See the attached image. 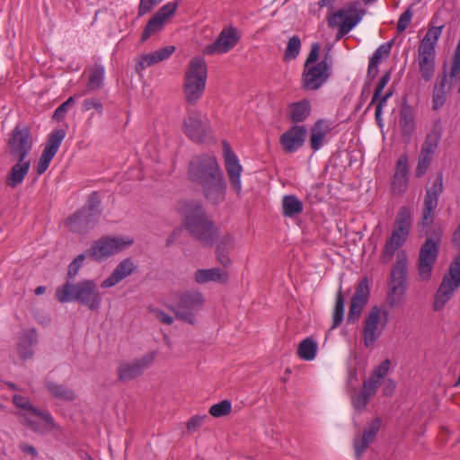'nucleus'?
<instances>
[{"mask_svg":"<svg viewBox=\"0 0 460 460\" xmlns=\"http://www.w3.org/2000/svg\"><path fill=\"white\" fill-rule=\"evenodd\" d=\"M56 298L60 303L77 301L90 310H98L102 305V295L94 281L84 279L74 283L69 279L56 289Z\"/></svg>","mask_w":460,"mask_h":460,"instance_id":"1","label":"nucleus"},{"mask_svg":"<svg viewBox=\"0 0 460 460\" xmlns=\"http://www.w3.org/2000/svg\"><path fill=\"white\" fill-rule=\"evenodd\" d=\"M179 210L183 217V224L186 229L193 237L204 243H209L213 241L215 235L214 225L198 202L184 201Z\"/></svg>","mask_w":460,"mask_h":460,"instance_id":"2","label":"nucleus"},{"mask_svg":"<svg viewBox=\"0 0 460 460\" xmlns=\"http://www.w3.org/2000/svg\"><path fill=\"white\" fill-rule=\"evenodd\" d=\"M208 66L204 58L195 57L186 68L183 93L187 102L195 104L202 97L207 83Z\"/></svg>","mask_w":460,"mask_h":460,"instance_id":"3","label":"nucleus"},{"mask_svg":"<svg viewBox=\"0 0 460 460\" xmlns=\"http://www.w3.org/2000/svg\"><path fill=\"white\" fill-rule=\"evenodd\" d=\"M442 33V27L429 29L418 48L417 62L424 81H429L435 73L436 45Z\"/></svg>","mask_w":460,"mask_h":460,"instance_id":"4","label":"nucleus"},{"mask_svg":"<svg viewBox=\"0 0 460 460\" xmlns=\"http://www.w3.org/2000/svg\"><path fill=\"white\" fill-rule=\"evenodd\" d=\"M366 11L358 2H349L343 7L332 12L327 16L328 26L338 29V39L348 34L362 20Z\"/></svg>","mask_w":460,"mask_h":460,"instance_id":"5","label":"nucleus"},{"mask_svg":"<svg viewBox=\"0 0 460 460\" xmlns=\"http://www.w3.org/2000/svg\"><path fill=\"white\" fill-rule=\"evenodd\" d=\"M134 243L130 236L109 235L94 241L87 250V256L102 262L118 254Z\"/></svg>","mask_w":460,"mask_h":460,"instance_id":"6","label":"nucleus"},{"mask_svg":"<svg viewBox=\"0 0 460 460\" xmlns=\"http://www.w3.org/2000/svg\"><path fill=\"white\" fill-rule=\"evenodd\" d=\"M389 323V313L385 308L372 306L363 322V342L365 347H373Z\"/></svg>","mask_w":460,"mask_h":460,"instance_id":"7","label":"nucleus"},{"mask_svg":"<svg viewBox=\"0 0 460 460\" xmlns=\"http://www.w3.org/2000/svg\"><path fill=\"white\" fill-rule=\"evenodd\" d=\"M98 200L93 194L87 204L66 220L67 228L75 234H84L93 228L100 217Z\"/></svg>","mask_w":460,"mask_h":460,"instance_id":"8","label":"nucleus"},{"mask_svg":"<svg viewBox=\"0 0 460 460\" xmlns=\"http://www.w3.org/2000/svg\"><path fill=\"white\" fill-rule=\"evenodd\" d=\"M460 287V255L450 264L448 273L443 277L442 282L437 290L433 309L440 311L450 301L455 291Z\"/></svg>","mask_w":460,"mask_h":460,"instance_id":"9","label":"nucleus"},{"mask_svg":"<svg viewBox=\"0 0 460 460\" xmlns=\"http://www.w3.org/2000/svg\"><path fill=\"white\" fill-rule=\"evenodd\" d=\"M205 304L204 295L197 290H186L179 295L174 314L175 316L190 324L196 323V316Z\"/></svg>","mask_w":460,"mask_h":460,"instance_id":"10","label":"nucleus"},{"mask_svg":"<svg viewBox=\"0 0 460 460\" xmlns=\"http://www.w3.org/2000/svg\"><path fill=\"white\" fill-rule=\"evenodd\" d=\"M222 174L216 158L212 155L196 156L190 164L189 177L199 185Z\"/></svg>","mask_w":460,"mask_h":460,"instance_id":"11","label":"nucleus"},{"mask_svg":"<svg viewBox=\"0 0 460 460\" xmlns=\"http://www.w3.org/2000/svg\"><path fill=\"white\" fill-rule=\"evenodd\" d=\"M32 138L27 128L16 126L8 139V151L13 159H29L32 147Z\"/></svg>","mask_w":460,"mask_h":460,"instance_id":"12","label":"nucleus"},{"mask_svg":"<svg viewBox=\"0 0 460 460\" xmlns=\"http://www.w3.org/2000/svg\"><path fill=\"white\" fill-rule=\"evenodd\" d=\"M330 75L331 69L325 60L304 66L302 86L305 90L315 91L328 80Z\"/></svg>","mask_w":460,"mask_h":460,"instance_id":"13","label":"nucleus"},{"mask_svg":"<svg viewBox=\"0 0 460 460\" xmlns=\"http://www.w3.org/2000/svg\"><path fill=\"white\" fill-rule=\"evenodd\" d=\"M156 353L150 351L131 361L121 363L118 367L119 379L127 382L139 376L155 361Z\"/></svg>","mask_w":460,"mask_h":460,"instance_id":"14","label":"nucleus"},{"mask_svg":"<svg viewBox=\"0 0 460 460\" xmlns=\"http://www.w3.org/2000/svg\"><path fill=\"white\" fill-rule=\"evenodd\" d=\"M443 176L439 173L433 181L431 186L426 190L422 211V224L424 226H429L432 224L435 217V209L438 204V197L443 192Z\"/></svg>","mask_w":460,"mask_h":460,"instance_id":"15","label":"nucleus"},{"mask_svg":"<svg viewBox=\"0 0 460 460\" xmlns=\"http://www.w3.org/2000/svg\"><path fill=\"white\" fill-rule=\"evenodd\" d=\"M239 40L236 29L225 28L221 31L215 42L205 46L202 49L205 55H222L233 49Z\"/></svg>","mask_w":460,"mask_h":460,"instance_id":"16","label":"nucleus"},{"mask_svg":"<svg viewBox=\"0 0 460 460\" xmlns=\"http://www.w3.org/2000/svg\"><path fill=\"white\" fill-rule=\"evenodd\" d=\"M66 137L64 129L54 130L48 139L42 154L36 164V172L39 175L43 174L49 166L53 157L56 155L59 146Z\"/></svg>","mask_w":460,"mask_h":460,"instance_id":"17","label":"nucleus"},{"mask_svg":"<svg viewBox=\"0 0 460 460\" xmlns=\"http://www.w3.org/2000/svg\"><path fill=\"white\" fill-rule=\"evenodd\" d=\"M438 254V243L428 239L421 246L419 256V274L422 280L427 281L430 279Z\"/></svg>","mask_w":460,"mask_h":460,"instance_id":"18","label":"nucleus"},{"mask_svg":"<svg viewBox=\"0 0 460 460\" xmlns=\"http://www.w3.org/2000/svg\"><path fill=\"white\" fill-rule=\"evenodd\" d=\"M177 8L176 2H170L162 6L155 15L149 20L146 24L142 36L141 40H146L152 34H155L160 31H162L169 21V19L173 15Z\"/></svg>","mask_w":460,"mask_h":460,"instance_id":"19","label":"nucleus"},{"mask_svg":"<svg viewBox=\"0 0 460 460\" xmlns=\"http://www.w3.org/2000/svg\"><path fill=\"white\" fill-rule=\"evenodd\" d=\"M224 159L225 166L231 187L235 193L240 196L242 192L241 174L243 167L235 154L232 151L227 143H224Z\"/></svg>","mask_w":460,"mask_h":460,"instance_id":"20","label":"nucleus"},{"mask_svg":"<svg viewBox=\"0 0 460 460\" xmlns=\"http://www.w3.org/2000/svg\"><path fill=\"white\" fill-rule=\"evenodd\" d=\"M369 292L368 280L365 278L358 282L350 300L349 311L347 317L348 323H354L358 320L368 301Z\"/></svg>","mask_w":460,"mask_h":460,"instance_id":"21","label":"nucleus"},{"mask_svg":"<svg viewBox=\"0 0 460 460\" xmlns=\"http://www.w3.org/2000/svg\"><path fill=\"white\" fill-rule=\"evenodd\" d=\"M409 160L406 154L398 158L391 181V191L394 195L404 194L409 188Z\"/></svg>","mask_w":460,"mask_h":460,"instance_id":"22","label":"nucleus"},{"mask_svg":"<svg viewBox=\"0 0 460 460\" xmlns=\"http://www.w3.org/2000/svg\"><path fill=\"white\" fill-rule=\"evenodd\" d=\"M381 426L382 419L376 417L367 425L362 433L355 436L353 447L357 458H360L368 446L375 441Z\"/></svg>","mask_w":460,"mask_h":460,"instance_id":"23","label":"nucleus"},{"mask_svg":"<svg viewBox=\"0 0 460 460\" xmlns=\"http://www.w3.org/2000/svg\"><path fill=\"white\" fill-rule=\"evenodd\" d=\"M183 131L193 141H201L210 133V128L199 114L190 112L183 120Z\"/></svg>","mask_w":460,"mask_h":460,"instance_id":"24","label":"nucleus"},{"mask_svg":"<svg viewBox=\"0 0 460 460\" xmlns=\"http://www.w3.org/2000/svg\"><path fill=\"white\" fill-rule=\"evenodd\" d=\"M307 131L304 126L295 125L283 133L280 137L282 149L286 153L297 151L305 140Z\"/></svg>","mask_w":460,"mask_h":460,"instance_id":"25","label":"nucleus"},{"mask_svg":"<svg viewBox=\"0 0 460 460\" xmlns=\"http://www.w3.org/2000/svg\"><path fill=\"white\" fill-rule=\"evenodd\" d=\"M438 138L436 136H429L421 146L418 164L415 171L416 177H421L428 171L434 153L438 148Z\"/></svg>","mask_w":460,"mask_h":460,"instance_id":"26","label":"nucleus"},{"mask_svg":"<svg viewBox=\"0 0 460 460\" xmlns=\"http://www.w3.org/2000/svg\"><path fill=\"white\" fill-rule=\"evenodd\" d=\"M137 269L131 258L122 260L112 270L108 278L101 284L102 288H109L116 286L128 277H129Z\"/></svg>","mask_w":460,"mask_h":460,"instance_id":"27","label":"nucleus"},{"mask_svg":"<svg viewBox=\"0 0 460 460\" xmlns=\"http://www.w3.org/2000/svg\"><path fill=\"white\" fill-rule=\"evenodd\" d=\"M14 164L5 176V184L11 189H16L22 184L31 168V159H13Z\"/></svg>","mask_w":460,"mask_h":460,"instance_id":"28","label":"nucleus"},{"mask_svg":"<svg viewBox=\"0 0 460 460\" xmlns=\"http://www.w3.org/2000/svg\"><path fill=\"white\" fill-rule=\"evenodd\" d=\"M201 187L206 199L212 204L220 203L226 198V184L223 174L201 184Z\"/></svg>","mask_w":460,"mask_h":460,"instance_id":"29","label":"nucleus"},{"mask_svg":"<svg viewBox=\"0 0 460 460\" xmlns=\"http://www.w3.org/2000/svg\"><path fill=\"white\" fill-rule=\"evenodd\" d=\"M332 130V123L327 119H318L310 129V146L314 151L319 150L325 143L327 135Z\"/></svg>","mask_w":460,"mask_h":460,"instance_id":"30","label":"nucleus"},{"mask_svg":"<svg viewBox=\"0 0 460 460\" xmlns=\"http://www.w3.org/2000/svg\"><path fill=\"white\" fill-rule=\"evenodd\" d=\"M20 421L23 426L30 428L32 431L38 433H46L53 430L60 431L61 428L58 424L57 429H52L43 420V416L40 414H34L31 411H21L17 413Z\"/></svg>","mask_w":460,"mask_h":460,"instance_id":"31","label":"nucleus"},{"mask_svg":"<svg viewBox=\"0 0 460 460\" xmlns=\"http://www.w3.org/2000/svg\"><path fill=\"white\" fill-rule=\"evenodd\" d=\"M194 281L202 285L208 282H217L225 284L229 279V274L226 270L215 267L210 269H199L194 272Z\"/></svg>","mask_w":460,"mask_h":460,"instance_id":"32","label":"nucleus"},{"mask_svg":"<svg viewBox=\"0 0 460 460\" xmlns=\"http://www.w3.org/2000/svg\"><path fill=\"white\" fill-rule=\"evenodd\" d=\"M399 126L402 136L410 141L416 129L415 111L410 105H403L400 111Z\"/></svg>","mask_w":460,"mask_h":460,"instance_id":"33","label":"nucleus"},{"mask_svg":"<svg viewBox=\"0 0 460 460\" xmlns=\"http://www.w3.org/2000/svg\"><path fill=\"white\" fill-rule=\"evenodd\" d=\"M409 234L406 231H400L394 227L390 238L385 243L382 255L383 260H390L395 252L406 242Z\"/></svg>","mask_w":460,"mask_h":460,"instance_id":"34","label":"nucleus"},{"mask_svg":"<svg viewBox=\"0 0 460 460\" xmlns=\"http://www.w3.org/2000/svg\"><path fill=\"white\" fill-rule=\"evenodd\" d=\"M13 402L17 406L18 408L22 409L24 411H31L34 414H40L43 416V420L48 424L49 428L57 429L58 423L55 421L54 418L52 417L51 413L49 411H41L36 407H34L30 400L22 395L20 394H14L13 396Z\"/></svg>","mask_w":460,"mask_h":460,"instance_id":"35","label":"nucleus"},{"mask_svg":"<svg viewBox=\"0 0 460 460\" xmlns=\"http://www.w3.org/2000/svg\"><path fill=\"white\" fill-rule=\"evenodd\" d=\"M406 281L391 279L387 302L391 307L403 305L406 296Z\"/></svg>","mask_w":460,"mask_h":460,"instance_id":"36","label":"nucleus"},{"mask_svg":"<svg viewBox=\"0 0 460 460\" xmlns=\"http://www.w3.org/2000/svg\"><path fill=\"white\" fill-rule=\"evenodd\" d=\"M392 43L386 42L380 45L376 50L374 52L372 57L370 58L368 67H367V75L372 79L376 76L378 74V66L384 60H385L391 52Z\"/></svg>","mask_w":460,"mask_h":460,"instance_id":"37","label":"nucleus"},{"mask_svg":"<svg viewBox=\"0 0 460 460\" xmlns=\"http://www.w3.org/2000/svg\"><path fill=\"white\" fill-rule=\"evenodd\" d=\"M234 247V238L230 234L222 236L217 247V259L218 262L224 267H228L232 264V260L229 256V252Z\"/></svg>","mask_w":460,"mask_h":460,"instance_id":"38","label":"nucleus"},{"mask_svg":"<svg viewBox=\"0 0 460 460\" xmlns=\"http://www.w3.org/2000/svg\"><path fill=\"white\" fill-rule=\"evenodd\" d=\"M376 392V388L364 382L362 391L351 395V403L354 410L358 412L364 411Z\"/></svg>","mask_w":460,"mask_h":460,"instance_id":"39","label":"nucleus"},{"mask_svg":"<svg viewBox=\"0 0 460 460\" xmlns=\"http://www.w3.org/2000/svg\"><path fill=\"white\" fill-rule=\"evenodd\" d=\"M46 389L56 399L69 402L76 398V394L70 387L57 384L55 382H47Z\"/></svg>","mask_w":460,"mask_h":460,"instance_id":"40","label":"nucleus"},{"mask_svg":"<svg viewBox=\"0 0 460 460\" xmlns=\"http://www.w3.org/2000/svg\"><path fill=\"white\" fill-rule=\"evenodd\" d=\"M311 113V104L306 99L291 103L288 106V116L293 122L304 121Z\"/></svg>","mask_w":460,"mask_h":460,"instance_id":"41","label":"nucleus"},{"mask_svg":"<svg viewBox=\"0 0 460 460\" xmlns=\"http://www.w3.org/2000/svg\"><path fill=\"white\" fill-rule=\"evenodd\" d=\"M450 87L451 85L447 75H445L441 81L435 85L432 98L434 110H438L444 105L447 100V94L450 91Z\"/></svg>","mask_w":460,"mask_h":460,"instance_id":"42","label":"nucleus"},{"mask_svg":"<svg viewBox=\"0 0 460 460\" xmlns=\"http://www.w3.org/2000/svg\"><path fill=\"white\" fill-rule=\"evenodd\" d=\"M302 202L294 195H287L282 199V213L287 217H294L303 211Z\"/></svg>","mask_w":460,"mask_h":460,"instance_id":"43","label":"nucleus"},{"mask_svg":"<svg viewBox=\"0 0 460 460\" xmlns=\"http://www.w3.org/2000/svg\"><path fill=\"white\" fill-rule=\"evenodd\" d=\"M391 362L389 359H385L378 366L375 367L371 376L365 382L377 390L381 381L387 375L390 368Z\"/></svg>","mask_w":460,"mask_h":460,"instance_id":"44","label":"nucleus"},{"mask_svg":"<svg viewBox=\"0 0 460 460\" xmlns=\"http://www.w3.org/2000/svg\"><path fill=\"white\" fill-rule=\"evenodd\" d=\"M406 276L407 257L405 252H401L396 256V261L391 272V279L406 281Z\"/></svg>","mask_w":460,"mask_h":460,"instance_id":"45","label":"nucleus"},{"mask_svg":"<svg viewBox=\"0 0 460 460\" xmlns=\"http://www.w3.org/2000/svg\"><path fill=\"white\" fill-rule=\"evenodd\" d=\"M317 343L311 338H306L298 346L297 354L304 360H313L316 356Z\"/></svg>","mask_w":460,"mask_h":460,"instance_id":"46","label":"nucleus"},{"mask_svg":"<svg viewBox=\"0 0 460 460\" xmlns=\"http://www.w3.org/2000/svg\"><path fill=\"white\" fill-rule=\"evenodd\" d=\"M411 214L410 208H400L395 218L394 228L410 233L411 228Z\"/></svg>","mask_w":460,"mask_h":460,"instance_id":"47","label":"nucleus"},{"mask_svg":"<svg viewBox=\"0 0 460 460\" xmlns=\"http://www.w3.org/2000/svg\"><path fill=\"white\" fill-rule=\"evenodd\" d=\"M104 74L105 71L103 66H95L92 68L87 84L88 89L90 91H96L102 86Z\"/></svg>","mask_w":460,"mask_h":460,"instance_id":"48","label":"nucleus"},{"mask_svg":"<svg viewBox=\"0 0 460 460\" xmlns=\"http://www.w3.org/2000/svg\"><path fill=\"white\" fill-rule=\"evenodd\" d=\"M344 296L342 295L341 288H340L336 295L335 305L332 314V329L338 327L342 322L344 317Z\"/></svg>","mask_w":460,"mask_h":460,"instance_id":"49","label":"nucleus"},{"mask_svg":"<svg viewBox=\"0 0 460 460\" xmlns=\"http://www.w3.org/2000/svg\"><path fill=\"white\" fill-rule=\"evenodd\" d=\"M301 40L297 36L291 37L286 48L284 58L285 60L295 59L300 53Z\"/></svg>","mask_w":460,"mask_h":460,"instance_id":"50","label":"nucleus"},{"mask_svg":"<svg viewBox=\"0 0 460 460\" xmlns=\"http://www.w3.org/2000/svg\"><path fill=\"white\" fill-rule=\"evenodd\" d=\"M231 410V402L228 400H223L218 403L213 404L209 408V413L215 418H220L228 415Z\"/></svg>","mask_w":460,"mask_h":460,"instance_id":"51","label":"nucleus"},{"mask_svg":"<svg viewBox=\"0 0 460 460\" xmlns=\"http://www.w3.org/2000/svg\"><path fill=\"white\" fill-rule=\"evenodd\" d=\"M155 52L144 54L137 58L136 70L137 72L145 70L146 67L157 64Z\"/></svg>","mask_w":460,"mask_h":460,"instance_id":"52","label":"nucleus"},{"mask_svg":"<svg viewBox=\"0 0 460 460\" xmlns=\"http://www.w3.org/2000/svg\"><path fill=\"white\" fill-rule=\"evenodd\" d=\"M84 94V93H82L70 96L65 102L56 109L54 118L58 120L63 119L68 109L74 104L75 99L82 97Z\"/></svg>","mask_w":460,"mask_h":460,"instance_id":"53","label":"nucleus"},{"mask_svg":"<svg viewBox=\"0 0 460 460\" xmlns=\"http://www.w3.org/2000/svg\"><path fill=\"white\" fill-rule=\"evenodd\" d=\"M33 345V341L31 338H29L27 336H24L23 338H22L19 345H18V353L20 355V357L22 358V359H28L30 358H31L32 356V350H31V347Z\"/></svg>","mask_w":460,"mask_h":460,"instance_id":"54","label":"nucleus"},{"mask_svg":"<svg viewBox=\"0 0 460 460\" xmlns=\"http://www.w3.org/2000/svg\"><path fill=\"white\" fill-rule=\"evenodd\" d=\"M84 260H85V255L81 253V254L77 255L72 261V262L68 266V270H67L68 279L71 278H75L78 274Z\"/></svg>","mask_w":460,"mask_h":460,"instance_id":"55","label":"nucleus"},{"mask_svg":"<svg viewBox=\"0 0 460 460\" xmlns=\"http://www.w3.org/2000/svg\"><path fill=\"white\" fill-rule=\"evenodd\" d=\"M389 80H390V73L386 72L385 75H383V76L378 81L370 104L375 103L376 101L380 97L384 88L386 86Z\"/></svg>","mask_w":460,"mask_h":460,"instance_id":"56","label":"nucleus"},{"mask_svg":"<svg viewBox=\"0 0 460 460\" xmlns=\"http://www.w3.org/2000/svg\"><path fill=\"white\" fill-rule=\"evenodd\" d=\"M206 415H195L191 417L186 424V429L189 432H193L199 429L205 421Z\"/></svg>","mask_w":460,"mask_h":460,"instance_id":"57","label":"nucleus"},{"mask_svg":"<svg viewBox=\"0 0 460 460\" xmlns=\"http://www.w3.org/2000/svg\"><path fill=\"white\" fill-rule=\"evenodd\" d=\"M94 109L99 114L102 113L103 106L102 103L96 98H88L83 102V111H90Z\"/></svg>","mask_w":460,"mask_h":460,"instance_id":"58","label":"nucleus"},{"mask_svg":"<svg viewBox=\"0 0 460 460\" xmlns=\"http://www.w3.org/2000/svg\"><path fill=\"white\" fill-rule=\"evenodd\" d=\"M151 313L153 316L159 322L170 325L173 322V318L165 313L164 311L158 309V308H153L151 309Z\"/></svg>","mask_w":460,"mask_h":460,"instance_id":"59","label":"nucleus"},{"mask_svg":"<svg viewBox=\"0 0 460 460\" xmlns=\"http://www.w3.org/2000/svg\"><path fill=\"white\" fill-rule=\"evenodd\" d=\"M174 51H175L174 46H166V47L161 48L154 52L156 57V60L159 63V62H162V61L169 58Z\"/></svg>","mask_w":460,"mask_h":460,"instance_id":"60","label":"nucleus"},{"mask_svg":"<svg viewBox=\"0 0 460 460\" xmlns=\"http://www.w3.org/2000/svg\"><path fill=\"white\" fill-rule=\"evenodd\" d=\"M320 53V45L318 43H314L311 46L310 52L306 58V60L305 62V66H313L315 64L319 58Z\"/></svg>","mask_w":460,"mask_h":460,"instance_id":"61","label":"nucleus"},{"mask_svg":"<svg viewBox=\"0 0 460 460\" xmlns=\"http://www.w3.org/2000/svg\"><path fill=\"white\" fill-rule=\"evenodd\" d=\"M162 0H140L138 7V15L142 16L151 11Z\"/></svg>","mask_w":460,"mask_h":460,"instance_id":"62","label":"nucleus"},{"mask_svg":"<svg viewBox=\"0 0 460 460\" xmlns=\"http://www.w3.org/2000/svg\"><path fill=\"white\" fill-rule=\"evenodd\" d=\"M412 18V13L410 9L406 10L399 18L397 30L399 31H403L409 26Z\"/></svg>","mask_w":460,"mask_h":460,"instance_id":"63","label":"nucleus"},{"mask_svg":"<svg viewBox=\"0 0 460 460\" xmlns=\"http://www.w3.org/2000/svg\"><path fill=\"white\" fill-rule=\"evenodd\" d=\"M19 447L24 454L31 455L32 456H38L37 449L31 445H29L27 443H22L19 445Z\"/></svg>","mask_w":460,"mask_h":460,"instance_id":"64","label":"nucleus"}]
</instances>
